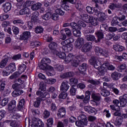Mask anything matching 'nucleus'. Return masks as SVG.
<instances>
[{"label": "nucleus", "mask_w": 127, "mask_h": 127, "mask_svg": "<svg viewBox=\"0 0 127 127\" xmlns=\"http://www.w3.org/2000/svg\"><path fill=\"white\" fill-rule=\"evenodd\" d=\"M69 88H70V85H69V83L66 81H64L62 83L60 86V91L63 92H66L68 90H69Z\"/></svg>", "instance_id": "7"}, {"label": "nucleus", "mask_w": 127, "mask_h": 127, "mask_svg": "<svg viewBox=\"0 0 127 127\" xmlns=\"http://www.w3.org/2000/svg\"><path fill=\"white\" fill-rule=\"evenodd\" d=\"M92 47L93 46H92V43L87 42L83 45L82 48V51L84 53L89 52V51L92 49Z\"/></svg>", "instance_id": "9"}, {"label": "nucleus", "mask_w": 127, "mask_h": 127, "mask_svg": "<svg viewBox=\"0 0 127 127\" xmlns=\"http://www.w3.org/2000/svg\"><path fill=\"white\" fill-rule=\"evenodd\" d=\"M29 37H30V32L25 31L20 35L19 40H24V41H25V42H27Z\"/></svg>", "instance_id": "4"}, {"label": "nucleus", "mask_w": 127, "mask_h": 127, "mask_svg": "<svg viewBox=\"0 0 127 127\" xmlns=\"http://www.w3.org/2000/svg\"><path fill=\"white\" fill-rule=\"evenodd\" d=\"M85 38L88 41H96V37L93 35H87Z\"/></svg>", "instance_id": "48"}, {"label": "nucleus", "mask_w": 127, "mask_h": 127, "mask_svg": "<svg viewBox=\"0 0 127 127\" xmlns=\"http://www.w3.org/2000/svg\"><path fill=\"white\" fill-rule=\"evenodd\" d=\"M123 123V119L122 118H117L114 122V125L117 127H121Z\"/></svg>", "instance_id": "43"}, {"label": "nucleus", "mask_w": 127, "mask_h": 127, "mask_svg": "<svg viewBox=\"0 0 127 127\" xmlns=\"http://www.w3.org/2000/svg\"><path fill=\"white\" fill-rule=\"evenodd\" d=\"M8 62V57L5 58L0 62V68H4Z\"/></svg>", "instance_id": "28"}, {"label": "nucleus", "mask_w": 127, "mask_h": 127, "mask_svg": "<svg viewBox=\"0 0 127 127\" xmlns=\"http://www.w3.org/2000/svg\"><path fill=\"white\" fill-rule=\"evenodd\" d=\"M17 3L16 5L17 7V9H20L22 8V1H23V0H16Z\"/></svg>", "instance_id": "57"}, {"label": "nucleus", "mask_w": 127, "mask_h": 127, "mask_svg": "<svg viewBox=\"0 0 127 127\" xmlns=\"http://www.w3.org/2000/svg\"><path fill=\"white\" fill-rule=\"evenodd\" d=\"M118 4L115 3H111L108 6L109 8L111 9L112 10H114V9H116V8H118Z\"/></svg>", "instance_id": "61"}, {"label": "nucleus", "mask_w": 127, "mask_h": 127, "mask_svg": "<svg viewBox=\"0 0 127 127\" xmlns=\"http://www.w3.org/2000/svg\"><path fill=\"white\" fill-rule=\"evenodd\" d=\"M41 64H44L45 66H48L50 63H51V61L49 58H44L41 61Z\"/></svg>", "instance_id": "27"}, {"label": "nucleus", "mask_w": 127, "mask_h": 127, "mask_svg": "<svg viewBox=\"0 0 127 127\" xmlns=\"http://www.w3.org/2000/svg\"><path fill=\"white\" fill-rule=\"evenodd\" d=\"M84 44V39L82 38H78V39L75 42L74 45L77 49L82 48Z\"/></svg>", "instance_id": "11"}, {"label": "nucleus", "mask_w": 127, "mask_h": 127, "mask_svg": "<svg viewBox=\"0 0 127 127\" xmlns=\"http://www.w3.org/2000/svg\"><path fill=\"white\" fill-rule=\"evenodd\" d=\"M110 109L112 110V111H115V112H120L121 111V108L119 105H111L110 106Z\"/></svg>", "instance_id": "39"}, {"label": "nucleus", "mask_w": 127, "mask_h": 127, "mask_svg": "<svg viewBox=\"0 0 127 127\" xmlns=\"http://www.w3.org/2000/svg\"><path fill=\"white\" fill-rule=\"evenodd\" d=\"M98 57H92L89 60V62L91 64V65H94L98 61Z\"/></svg>", "instance_id": "50"}, {"label": "nucleus", "mask_w": 127, "mask_h": 127, "mask_svg": "<svg viewBox=\"0 0 127 127\" xmlns=\"http://www.w3.org/2000/svg\"><path fill=\"white\" fill-rule=\"evenodd\" d=\"M88 82L92 85H95V86L97 85H100V81L98 80H95L94 79H89Z\"/></svg>", "instance_id": "56"}, {"label": "nucleus", "mask_w": 127, "mask_h": 127, "mask_svg": "<svg viewBox=\"0 0 127 127\" xmlns=\"http://www.w3.org/2000/svg\"><path fill=\"white\" fill-rule=\"evenodd\" d=\"M39 16V13L38 11L34 12L31 16V21L35 23L36 22H38L39 21V18L38 16Z\"/></svg>", "instance_id": "8"}, {"label": "nucleus", "mask_w": 127, "mask_h": 127, "mask_svg": "<svg viewBox=\"0 0 127 127\" xmlns=\"http://www.w3.org/2000/svg\"><path fill=\"white\" fill-rule=\"evenodd\" d=\"M20 124L19 122L15 121H12L10 123V127H19Z\"/></svg>", "instance_id": "49"}, {"label": "nucleus", "mask_w": 127, "mask_h": 127, "mask_svg": "<svg viewBox=\"0 0 127 127\" xmlns=\"http://www.w3.org/2000/svg\"><path fill=\"white\" fill-rule=\"evenodd\" d=\"M92 98L93 100V102L95 103L96 106H99L100 104V101H101V95L99 93H93L91 95Z\"/></svg>", "instance_id": "5"}, {"label": "nucleus", "mask_w": 127, "mask_h": 127, "mask_svg": "<svg viewBox=\"0 0 127 127\" xmlns=\"http://www.w3.org/2000/svg\"><path fill=\"white\" fill-rule=\"evenodd\" d=\"M2 7L4 12H8L11 9V3L6 2L2 4Z\"/></svg>", "instance_id": "19"}, {"label": "nucleus", "mask_w": 127, "mask_h": 127, "mask_svg": "<svg viewBox=\"0 0 127 127\" xmlns=\"http://www.w3.org/2000/svg\"><path fill=\"white\" fill-rule=\"evenodd\" d=\"M64 31L67 36L70 37L72 35V31L70 30V29L66 28L64 29Z\"/></svg>", "instance_id": "63"}, {"label": "nucleus", "mask_w": 127, "mask_h": 127, "mask_svg": "<svg viewBox=\"0 0 127 127\" xmlns=\"http://www.w3.org/2000/svg\"><path fill=\"white\" fill-rule=\"evenodd\" d=\"M52 14L51 12H48L45 14L43 15L42 17L43 19H44L45 20H49L50 18H51Z\"/></svg>", "instance_id": "37"}, {"label": "nucleus", "mask_w": 127, "mask_h": 127, "mask_svg": "<svg viewBox=\"0 0 127 127\" xmlns=\"http://www.w3.org/2000/svg\"><path fill=\"white\" fill-rule=\"evenodd\" d=\"M67 2H69L68 0H62L61 6L64 10H66V11H68V10H70V7L68 5L66 4Z\"/></svg>", "instance_id": "24"}, {"label": "nucleus", "mask_w": 127, "mask_h": 127, "mask_svg": "<svg viewBox=\"0 0 127 127\" xmlns=\"http://www.w3.org/2000/svg\"><path fill=\"white\" fill-rule=\"evenodd\" d=\"M12 30L15 35H17L19 33V29L16 26L12 27Z\"/></svg>", "instance_id": "59"}, {"label": "nucleus", "mask_w": 127, "mask_h": 127, "mask_svg": "<svg viewBox=\"0 0 127 127\" xmlns=\"http://www.w3.org/2000/svg\"><path fill=\"white\" fill-rule=\"evenodd\" d=\"M19 70L18 71L15 72L13 75L10 76V79H15V78H17V77H19V75H20Z\"/></svg>", "instance_id": "60"}, {"label": "nucleus", "mask_w": 127, "mask_h": 127, "mask_svg": "<svg viewBox=\"0 0 127 127\" xmlns=\"http://www.w3.org/2000/svg\"><path fill=\"white\" fill-rule=\"evenodd\" d=\"M115 59H116V60H119V61H122L123 59L127 60V54L124 53L122 56H116L115 57Z\"/></svg>", "instance_id": "29"}, {"label": "nucleus", "mask_w": 127, "mask_h": 127, "mask_svg": "<svg viewBox=\"0 0 127 127\" xmlns=\"http://www.w3.org/2000/svg\"><path fill=\"white\" fill-rule=\"evenodd\" d=\"M114 86H115V84L112 83H108L107 82H104L103 83V88H106L105 87H107V88H109V89H112V90L114 87Z\"/></svg>", "instance_id": "45"}, {"label": "nucleus", "mask_w": 127, "mask_h": 127, "mask_svg": "<svg viewBox=\"0 0 127 127\" xmlns=\"http://www.w3.org/2000/svg\"><path fill=\"white\" fill-rule=\"evenodd\" d=\"M55 54L59 58H61V59H65L66 57V54L64 52H59L56 51Z\"/></svg>", "instance_id": "32"}, {"label": "nucleus", "mask_w": 127, "mask_h": 127, "mask_svg": "<svg viewBox=\"0 0 127 127\" xmlns=\"http://www.w3.org/2000/svg\"><path fill=\"white\" fill-rule=\"evenodd\" d=\"M119 103L121 107H124L125 106H126V105H127V100L123 98V97H121V96L119 97Z\"/></svg>", "instance_id": "40"}, {"label": "nucleus", "mask_w": 127, "mask_h": 127, "mask_svg": "<svg viewBox=\"0 0 127 127\" xmlns=\"http://www.w3.org/2000/svg\"><path fill=\"white\" fill-rule=\"evenodd\" d=\"M65 115H66V109L64 107L60 108L57 114L58 118H63Z\"/></svg>", "instance_id": "20"}, {"label": "nucleus", "mask_w": 127, "mask_h": 127, "mask_svg": "<svg viewBox=\"0 0 127 127\" xmlns=\"http://www.w3.org/2000/svg\"><path fill=\"white\" fill-rule=\"evenodd\" d=\"M113 48L116 52H123V51L126 50L125 47L117 44L113 46Z\"/></svg>", "instance_id": "13"}, {"label": "nucleus", "mask_w": 127, "mask_h": 127, "mask_svg": "<svg viewBox=\"0 0 127 127\" xmlns=\"http://www.w3.org/2000/svg\"><path fill=\"white\" fill-rule=\"evenodd\" d=\"M89 23H91L94 26H96V25H98L99 23L98 22V19L97 18L94 17L93 16H91L89 19Z\"/></svg>", "instance_id": "23"}, {"label": "nucleus", "mask_w": 127, "mask_h": 127, "mask_svg": "<svg viewBox=\"0 0 127 127\" xmlns=\"http://www.w3.org/2000/svg\"><path fill=\"white\" fill-rule=\"evenodd\" d=\"M101 94L103 96V97H107L108 96H110L111 95V92L110 91L105 89H102L101 90Z\"/></svg>", "instance_id": "31"}, {"label": "nucleus", "mask_w": 127, "mask_h": 127, "mask_svg": "<svg viewBox=\"0 0 127 127\" xmlns=\"http://www.w3.org/2000/svg\"><path fill=\"white\" fill-rule=\"evenodd\" d=\"M28 13H29V8H28L27 7H25L23 9H22L19 11V14L21 15H23V14H27Z\"/></svg>", "instance_id": "36"}, {"label": "nucleus", "mask_w": 127, "mask_h": 127, "mask_svg": "<svg viewBox=\"0 0 127 127\" xmlns=\"http://www.w3.org/2000/svg\"><path fill=\"white\" fill-rule=\"evenodd\" d=\"M68 44L66 40L61 42V45L63 46L62 49L64 51H66V50H67V51H72L73 47Z\"/></svg>", "instance_id": "6"}, {"label": "nucleus", "mask_w": 127, "mask_h": 127, "mask_svg": "<svg viewBox=\"0 0 127 127\" xmlns=\"http://www.w3.org/2000/svg\"><path fill=\"white\" fill-rule=\"evenodd\" d=\"M111 78L114 81H117L119 80V73L117 71H115L111 74Z\"/></svg>", "instance_id": "42"}, {"label": "nucleus", "mask_w": 127, "mask_h": 127, "mask_svg": "<svg viewBox=\"0 0 127 127\" xmlns=\"http://www.w3.org/2000/svg\"><path fill=\"white\" fill-rule=\"evenodd\" d=\"M5 70L9 71V72L12 73L16 70V67L15 66V63H10L8 66L5 68Z\"/></svg>", "instance_id": "14"}, {"label": "nucleus", "mask_w": 127, "mask_h": 127, "mask_svg": "<svg viewBox=\"0 0 127 127\" xmlns=\"http://www.w3.org/2000/svg\"><path fill=\"white\" fill-rule=\"evenodd\" d=\"M88 68V64L86 63H83L81 65H79V71L80 74L82 75H85L86 74V71Z\"/></svg>", "instance_id": "12"}, {"label": "nucleus", "mask_w": 127, "mask_h": 127, "mask_svg": "<svg viewBox=\"0 0 127 127\" xmlns=\"http://www.w3.org/2000/svg\"><path fill=\"white\" fill-rule=\"evenodd\" d=\"M12 89L13 90H15V91H16L17 90H19V89H21V86L20 85V84H18V82H16L15 84H13L12 85Z\"/></svg>", "instance_id": "54"}, {"label": "nucleus", "mask_w": 127, "mask_h": 127, "mask_svg": "<svg viewBox=\"0 0 127 127\" xmlns=\"http://www.w3.org/2000/svg\"><path fill=\"white\" fill-rule=\"evenodd\" d=\"M99 21H104L106 20V13L104 12L100 13V15H99Z\"/></svg>", "instance_id": "55"}, {"label": "nucleus", "mask_w": 127, "mask_h": 127, "mask_svg": "<svg viewBox=\"0 0 127 127\" xmlns=\"http://www.w3.org/2000/svg\"><path fill=\"white\" fill-rule=\"evenodd\" d=\"M24 91L23 90L19 89H17V90H14L12 92V97H18V96H21V95H22L23 94Z\"/></svg>", "instance_id": "21"}, {"label": "nucleus", "mask_w": 127, "mask_h": 127, "mask_svg": "<svg viewBox=\"0 0 127 127\" xmlns=\"http://www.w3.org/2000/svg\"><path fill=\"white\" fill-rule=\"evenodd\" d=\"M41 3L37 2L31 6V9L32 10H38L41 7Z\"/></svg>", "instance_id": "33"}, {"label": "nucleus", "mask_w": 127, "mask_h": 127, "mask_svg": "<svg viewBox=\"0 0 127 127\" xmlns=\"http://www.w3.org/2000/svg\"><path fill=\"white\" fill-rule=\"evenodd\" d=\"M77 120H78V121H81L82 122H83L84 123V126H87V125H88V120H87V116H86V115L84 114L80 115L77 117Z\"/></svg>", "instance_id": "15"}, {"label": "nucleus", "mask_w": 127, "mask_h": 127, "mask_svg": "<svg viewBox=\"0 0 127 127\" xmlns=\"http://www.w3.org/2000/svg\"><path fill=\"white\" fill-rule=\"evenodd\" d=\"M70 26L73 28V29H81V27L76 24L74 22L70 23Z\"/></svg>", "instance_id": "53"}, {"label": "nucleus", "mask_w": 127, "mask_h": 127, "mask_svg": "<svg viewBox=\"0 0 127 127\" xmlns=\"http://www.w3.org/2000/svg\"><path fill=\"white\" fill-rule=\"evenodd\" d=\"M91 94V92L87 90L85 92V96L84 97V99H83V103L85 105H86V104H88L89 102H90V95Z\"/></svg>", "instance_id": "17"}, {"label": "nucleus", "mask_w": 127, "mask_h": 127, "mask_svg": "<svg viewBox=\"0 0 127 127\" xmlns=\"http://www.w3.org/2000/svg\"><path fill=\"white\" fill-rule=\"evenodd\" d=\"M15 107H16V101L15 100H12L8 104L7 109L8 112L10 113L13 112V110L15 109Z\"/></svg>", "instance_id": "10"}, {"label": "nucleus", "mask_w": 127, "mask_h": 127, "mask_svg": "<svg viewBox=\"0 0 127 127\" xmlns=\"http://www.w3.org/2000/svg\"><path fill=\"white\" fill-rule=\"evenodd\" d=\"M49 117H50V112L48 110H45L43 113L44 119H48Z\"/></svg>", "instance_id": "58"}, {"label": "nucleus", "mask_w": 127, "mask_h": 127, "mask_svg": "<svg viewBox=\"0 0 127 127\" xmlns=\"http://www.w3.org/2000/svg\"><path fill=\"white\" fill-rule=\"evenodd\" d=\"M54 123V120L53 118H50L47 120V127H52L53 126V124Z\"/></svg>", "instance_id": "46"}, {"label": "nucleus", "mask_w": 127, "mask_h": 127, "mask_svg": "<svg viewBox=\"0 0 127 127\" xmlns=\"http://www.w3.org/2000/svg\"><path fill=\"white\" fill-rule=\"evenodd\" d=\"M24 103H25V100L24 99H22L19 101V105H18V111H21L23 109Z\"/></svg>", "instance_id": "34"}, {"label": "nucleus", "mask_w": 127, "mask_h": 127, "mask_svg": "<svg viewBox=\"0 0 127 127\" xmlns=\"http://www.w3.org/2000/svg\"><path fill=\"white\" fill-rule=\"evenodd\" d=\"M78 81H79L78 80V78L75 77H72L69 79V84L70 85H72V86L76 85V84H78Z\"/></svg>", "instance_id": "41"}, {"label": "nucleus", "mask_w": 127, "mask_h": 127, "mask_svg": "<svg viewBox=\"0 0 127 127\" xmlns=\"http://www.w3.org/2000/svg\"><path fill=\"white\" fill-rule=\"evenodd\" d=\"M84 58H83V56H77L72 60L71 62V66L73 67H78L79 66V63L80 61H82Z\"/></svg>", "instance_id": "2"}, {"label": "nucleus", "mask_w": 127, "mask_h": 127, "mask_svg": "<svg viewBox=\"0 0 127 127\" xmlns=\"http://www.w3.org/2000/svg\"><path fill=\"white\" fill-rule=\"evenodd\" d=\"M68 96V94L66 92H62L59 95V99H63V100H65L66 98H67V100H70V98Z\"/></svg>", "instance_id": "35"}, {"label": "nucleus", "mask_w": 127, "mask_h": 127, "mask_svg": "<svg viewBox=\"0 0 127 127\" xmlns=\"http://www.w3.org/2000/svg\"><path fill=\"white\" fill-rule=\"evenodd\" d=\"M76 91H77V90L75 88V86L72 85L71 86L69 90L71 96H75L76 95Z\"/></svg>", "instance_id": "52"}, {"label": "nucleus", "mask_w": 127, "mask_h": 127, "mask_svg": "<svg viewBox=\"0 0 127 127\" xmlns=\"http://www.w3.org/2000/svg\"><path fill=\"white\" fill-rule=\"evenodd\" d=\"M1 93L3 97H6V96H8V95L10 94V89L8 88H6L3 91H1Z\"/></svg>", "instance_id": "44"}, {"label": "nucleus", "mask_w": 127, "mask_h": 127, "mask_svg": "<svg viewBox=\"0 0 127 127\" xmlns=\"http://www.w3.org/2000/svg\"><path fill=\"white\" fill-rule=\"evenodd\" d=\"M32 127H44V123L41 121L38 120L37 118H34L32 120Z\"/></svg>", "instance_id": "3"}, {"label": "nucleus", "mask_w": 127, "mask_h": 127, "mask_svg": "<svg viewBox=\"0 0 127 127\" xmlns=\"http://www.w3.org/2000/svg\"><path fill=\"white\" fill-rule=\"evenodd\" d=\"M7 103H8V99L4 98L1 102L0 105L2 107H4V106H6V105H7Z\"/></svg>", "instance_id": "62"}, {"label": "nucleus", "mask_w": 127, "mask_h": 127, "mask_svg": "<svg viewBox=\"0 0 127 127\" xmlns=\"http://www.w3.org/2000/svg\"><path fill=\"white\" fill-rule=\"evenodd\" d=\"M26 69V65L24 64H20L19 66L18 71L20 73L22 74L24 71Z\"/></svg>", "instance_id": "38"}, {"label": "nucleus", "mask_w": 127, "mask_h": 127, "mask_svg": "<svg viewBox=\"0 0 127 127\" xmlns=\"http://www.w3.org/2000/svg\"><path fill=\"white\" fill-rule=\"evenodd\" d=\"M75 56H74L72 54L69 53L64 58L65 61L67 63H69V62H71L72 61V60L75 58Z\"/></svg>", "instance_id": "25"}, {"label": "nucleus", "mask_w": 127, "mask_h": 127, "mask_svg": "<svg viewBox=\"0 0 127 127\" xmlns=\"http://www.w3.org/2000/svg\"><path fill=\"white\" fill-rule=\"evenodd\" d=\"M58 47V45L57 43L52 42L50 43V44L49 45V48L50 49V50H52V51H55L56 52V49H57V48Z\"/></svg>", "instance_id": "22"}, {"label": "nucleus", "mask_w": 127, "mask_h": 127, "mask_svg": "<svg viewBox=\"0 0 127 127\" xmlns=\"http://www.w3.org/2000/svg\"><path fill=\"white\" fill-rule=\"evenodd\" d=\"M55 69L59 72H62L64 70V67L62 65L56 64L54 66Z\"/></svg>", "instance_id": "47"}, {"label": "nucleus", "mask_w": 127, "mask_h": 127, "mask_svg": "<svg viewBox=\"0 0 127 127\" xmlns=\"http://www.w3.org/2000/svg\"><path fill=\"white\" fill-rule=\"evenodd\" d=\"M40 87L39 88V90L37 92H39V93L43 94V95H45V97H46V95H47V93L44 92L45 91V85L43 82H41L40 83Z\"/></svg>", "instance_id": "18"}, {"label": "nucleus", "mask_w": 127, "mask_h": 127, "mask_svg": "<svg viewBox=\"0 0 127 127\" xmlns=\"http://www.w3.org/2000/svg\"><path fill=\"white\" fill-rule=\"evenodd\" d=\"M118 19H119V17L117 16H115L113 18L112 21H111V25L112 26H117V25H119V26H122V24H119Z\"/></svg>", "instance_id": "26"}, {"label": "nucleus", "mask_w": 127, "mask_h": 127, "mask_svg": "<svg viewBox=\"0 0 127 127\" xmlns=\"http://www.w3.org/2000/svg\"><path fill=\"white\" fill-rule=\"evenodd\" d=\"M96 34L98 37L97 40H95V42L97 43L98 42H100L101 39H103V38H104V34H103V32L101 31H98L96 33Z\"/></svg>", "instance_id": "30"}, {"label": "nucleus", "mask_w": 127, "mask_h": 127, "mask_svg": "<svg viewBox=\"0 0 127 127\" xmlns=\"http://www.w3.org/2000/svg\"><path fill=\"white\" fill-rule=\"evenodd\" d=\"M37 96H39V97L36 98V101L34 102V107L35 108H38L40 106V103L41 101H45L46 100V97L43 93H40L39 92H36V93Z\"/></svg>", "instance_id": "1"}, {"label": "nucleus", "mask_w": 127, "mask_h": 127, "mask_svg": "<svg viewBox=\"0 0 127 127\" xmlns=\"http://www.w3.org/2000/svg\"><path fill=\"white\" fill-rule=\"evenodd\" d=\"M81 29H75L73 31V35L75 37H80L81 36Z\"/></svg>", "instance_id": "51"}, {"label": "nucleus", "mask_w": 127, "mask_h": 127, "mask_svg": "<svg viewBox=\"0 0 127 127\" xmlns=\"http://www.w3.org/2000/svg\"><path fill=\"white\" fill-rule=\"evenodd\" d=\"M71 77H74V72H67L64 73H62L60 75V78L61 79H65L66 78H69Z\"/></svg>", "instance_id": "16"}, {"label": "nucleus", "mask_w": 127, "mask_h": 127, "mask_svg": "<svg viewBox=\"0 0 127 127\" xmlns=\"http://www.w3.org/2000/svg\"><path fill=\"white\" fill-rule=\"evenodd\" d=\"M51 17L53 20H58L59 19V15L56 12L53 14Z\"/></svg>", "instance_id": "64"}]
</instances>
